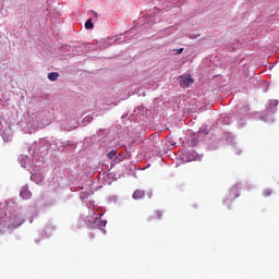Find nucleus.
<instances>
[{
  "instance_id": "f257e3e1",
  "label": "nucleus",
  "mask_w": 279,
  "mask_h": 279,
  "mask_svg": "<svg viewBox=\"0 0 279 279\" xmlns=\"http://www.w3.org/2000/svg\"><path fill=\"white\" fill-rule=\"evenodd\" d=\"M193 82H195V80L190 74L179 77V83H180L181 88H189V86H191V84H193Z\"/></svg>"
},
{
  "instance_id": "f03ea898",
  "label": "nucleus",
  "mask_w": 279,
  "mask_h": 279,
  "mask_svg": "<svg viewBox=\"0 0 279 279\" xmlns=\"http://www.w3.org/2000/svg\"><path fill=\"white\" fill-rule=\"evenodd\" d=\"M20 195L24 199H32V192L27 186L22 187Z\"/></svg>"
},
{
  "instance_id": "7ed1b4c3",
  "label": "nucleus",
  "mask_w": 279,
  "mask_h": 279,
  "mask_svg": "<svg viewBox=\"0 0 279 279\" xmlns=\"http://www.w3.org/2000/svg\"><path fill=\"white\" fill-rule=\"evenodd\" d=\"M132 197H133V199H144L145 191L144 190H135Z\"/></svg>"
},
{
  "instance_id": "20e7f679",
  "label": "nucleus",
  "mask_w": 279,
  "mask_h": 279,
  "mask_svg": "<svg viewBox=\"0 0 279 279\" xmlns=\"http://www.w3.org/2000/svg\"><path fill=\"white\" fill-rule=\"evenodd\" d=\"M59 77H60V73L58 72H51L48 74V80L50 82H57Z\"/></svg>"
},
{
  "instance_id": "39448f33",
  "label": "nucleus",
  "mask_w": 279,
  "mask_h": 279,
  "mask_svg": "<svg viewBox=\"0 0 279 279\" xmlns=\"http://www.w3.org/2000/svg\"><path fill=\"white\" fill-rule=\"evenodd\" d=\"M93 27H95V25L93 24V20H92V19H88V20L85 22V29H93Z\"/></svg>"
},
{
  "instance_id": "423d86ee",
  "label": "nucleus",
  "mask_w": 279,
  "mask_h": 279,
  "mask_svg": "<svg viewBox=\"0 0 279 279\" xmlns=\"http://www.w3.org/2000/svg\"><path fill=\"white\" fill-rule=\"evenodd\" d=\"M163 211L162 210H156L154 214V219L160 220L162 219Z\"/></svg>"
},
{
  "instance_id": "0eeeda50",
  "label": "nucleus",
  "mask_w": 279,
  "mask_h": 279,
  "mask_svg": "<svg viewBox=\"0 0 279 279\" xmlns=\"http://www.w3.org/2000/svg\"><path fill=\"white\" fill-rule=\"evenodd\" d=\"M114 156H117V151L111 150L110 153H108L107 158H109V160H112V158H114Z\"/></svg>"
},
{
  "instance_id": "6e6552de",
  "label": "nucleus",
  "mask_w": 279,
  "mask_h": 279,
  "mask_svg": "<svg viewBox=\"0 0 279 279\" xmlns=\"http://www.w3.org/2000/svg\"><path fill=\"white\" fill-rule=\"evenodd\" d=\"M271 190H264V192H263V195H264V197H269V195H271Z\"/></svg>"
},
{
  "instance_id": "1a4fd4ad",
  "label": "nucleus",
  "mask_w": 279,
  "mask_h": 279,
  "mask_svg": "<svg viewBox=\"0 0 279 279\" xmlns=\"http://www.w3.org/2000/svg\"><path fill=\"white\" fill-rule=\"evenodd\" d=\"M5 215H7V214H5V210L0 209V219L3 218V217H5Z\"/></svg>"
},
{
  "instance_id": "9d476101",
  "label": "nucleus",
  "mask_w": 279,
  "mask_h": 279,
  "mask_svg": "<svg viewBox=\"0 0 279 279\" xmlns=\"http://www.w3.org/2000/svg\"><path fill=\"white\" fill-rule=\"evenodd\" d=\"M182 51H184V48L177 49L175 54H177V56H180V53H182Z\"/></svg>"
},
{
  "instance_id": "9b49d317",
  "label": "nucleus",
  "mask_w": 279,
  "mask_h": 279,
  "mask_svg": "<svg viewBox=\"0 0 279 279\" xmlns=\"http://www.w3.org/2000/svg\"><path fill=\"white\" fill-rule=\"evenodd\" d=\"M92 14H94L95 19H97V12L92 11Z\"/></svg>"
},
{
  "instance_id": "f8f14e48",
  "label": "nucleus",
  "mask_w": 279,
  "mask_h": 279,
  "mask_svg": "<svg viewBox=\"0 0 279 279\" xmlns=\"http://www.w3.org/2000/svg\"><path fill=\"white\" fill-rule=\"evenodd\" d=\"M197 36H199V34L196 35V36L195 35H191L190 38H196Z\"/></svg>"
}]
</instances>
